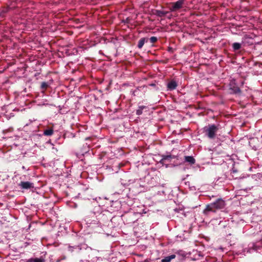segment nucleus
Returning a JSON list of instances; mask_svg holds the SVG:
<instances>
[{
    "instance_id": "1",
    "label": "nucleus",
    "mask_w": 262,
    "mask_h": 262,
    "mask_svg": "<svg viewBox=\"0 0 262 262\" xmlns=\"http://www.w3.org/2000/svg\"><path fill=\"white\" fill-rule=\"evenodd\" d=\"M225 206V202L221 199H219L214 203L208 205L204 210V212L206 213L208 211L215 212L216 210L223 209Z\"/></svg>"
},
{
    "instance_id": "2",
    "label": "nucleus",
    "mask_w": 262,
    "mask_h": 262,
    "mask_svg": "<svg viewBox=\"0 0 262 262\" xmlns=\"http://www.w3.org/2000/svg\"><path fill=\"white\" fill-rule=\"evenodd\" d=\"M218 129V127L214 124L209 125L204 128L206 135L210 139H213L215 137Z\"/></svg>"
},
{
    "instance_id": "3",
    "label": "nucleus",
    "mask_w": 262,
    "mask_h": 262,
    "mask_svg": "<svg viewBox=\"0 0 262 262\" xmlns=\"http://www.w3.org/2000/svg\"><path fill=\"white\" fill-rule=\"evenodd\" d=\"M184 4V0H179L178 1L173 3L172 6L170 8L171 11H176V10L182 8L183 4Z\"/></svg>"
},
{
    "instance_id": "4",
    "label": "nucleus",
    "mask_w": 262,
    "mask_h": 262,
    "mask_svg": "<svg viewBox=\"0 0 262 262\" xmlns=\"http://www.w3.org/2000/svg\"><path fill=\"white\" fill-rule=\"evenodd\" d=\"M19 185L23 189H30L34 187L33 183L30 182H21Z\"/></svg>"
},
{
    "instance_id": "5",
    "label": "nucleus",
    "mask_w": 262,
    "mask_h": 262,
    "mask_svg": "<svg viewBox=\"0 0 262 262\" xmlns=\"http://www.w3.org/2000/svg\"><path fill=\"white\" fill-rule=\"evenodd\" d=\"M177 86V83L175 81H171L167 84V87L170 90H174Z\"/></svg>"
},
{
    "instance_id": "6",
    "label": "nucleus",
    "mask_w": 262,
    "mask_h": 262,
    "mask_svg": "<svg viewBox=\"0 0 262 262\" xmlns=\"http://www.w3.org/2000/svg\"><path fill=\"white\" fill-rule=\"evenodd\" d=\"M176 258V255L172 254L170 256H166L161 260V262H170V261Z\"/></svg>"
},
{
    "instance_id": "7",
    "label": "nucleus",
    "mask_w": 262,
    "mask_h": 262,
    "mask_svg": "<svg viewBox=\"0 0 262 262\" xmlns=\"http://www.w3.org/2000/svg\"><path fill=\"white\" fill-rule=\"evenodd\" d=\"M185 161L189 163L190 164H194L195 161V159L192 156H185Z\"/></svg>"
},
{
    "instance_id": "8",
    "label": "nucleus",
    "mask_w": 262,
    "mask_h": 262,
    "mask_svg": "<svg viewBox=\"0 0 262 262\" xmlns=\"http://www.w3.org/2000/svg\"><path fill=\"white\" fill-rule=\"evenodd\" d=\"M145 40L146 39L145 38L140 39L138 42V47L140 49L142 48L145 42Z\"/></svg>"
},
{
    "instance_id": "9",
    "label": "nucleus",
    "mask_w": 262,
    "mask_h": 262,
    "mask_svg": "<svg viewBox=\"0 0 262 262\" xmlns=\"http://www.w3.org/2000/svg\"><path fill=\"white\" fill-rule=\"evenodd\" d=\"M231 89L233 91L234 93H240L241 90L237 86H233V87H231Z\"/></svg>"
},
{
    "instance_id": "10",
    "label": "nucleus",
    "mask_w": 262,
    "mask_h": 262,
    "mask_svg": "<svg viewBox=\"0 0 262 262\" xmlns=\"http://www.w3.org/2000/svg\"><path fill=\"white\" fill-rule=\"evenodd\" d=\"M44 135L46 136H51L53 134V130L52 129H49L44 131Z\"/></svg>"
},
{
    "instance_id": "11",
    "label": "nucleus",
    "mask_w": 262,
    "mask_h": 262,
    "mask_svg": "<svg viewBox=\"0 0 262 262\" xmlns=\"http://www.w3.org/2000/svg\"><path fill=\"white\" fill-rule=\"evenodd\" d=\"M166 13H167L166 12H164L163 11H161L160 10H157L156 14L157 15H158V16L162 17V16L165 15L166 14Z\"/></svg>"
},
{
    "instance_id": "12",
    "label": "nucleus",
    "mask_w": 262,
    "mask_h": 262,
    "mask_svg": "<svg viewBox=\"0 0 262 262\" xmlns=\"http://www.w3.org/2000/svg\"><path fill=\"white\" fill-rule=\"evenodd\" d=\"M145 107L144 106H139V108L136 111V114L138 115H140L141 114H142V111L145 108Z\"/></svg>"
},
{
    "instance_id": "13",
    "label": "nucleus",
    "mask_w": 262,
    "mask_h": 262,
    "mask_svg": "<svg viewBox=\"0 0 262 262\" xmlns=\"http://www.w3.org/2000/svg\"><path fill=\"white\" fill-rule=\"evenodd\" d=\"M241 47V45L240 43L235 42L233 44V48L235 50H237L239 49Z\"/></svg>"
},
{
    "instance_id": "14",
    "label": "nucleus",
    "mask_w": 262,
    "mask_h": 262,
    "mask_svg": "<svg viewBox=\"0 0 262 262\" xmlns=\"http://www.w3.org/2000/svg\"><path fill=\"white\" fill-rule=\"evenodd\" d=\"M30 262H43V260L41 258H33L30 259Z\"/></svg>"
},
{
    "instance_id": "15",
    "label": "nucleus",
    "mask_w": 262,
    "mask_h": 262,
    "mask_svg": "<svg viewBox=\"0 0 262 262\" xmlns=\"http://www.w3.org/2000/svg\"><path fill=\"white\" fill-rule=\"evenodd\" d=\"M149 39L151 43H155L157 41V38L155 36L151 37Z\"/></svg>"
},
{
    "instance_id": "16",
    "label": "nucleus",
    "mask_w": 262,
    "mask_h": 262,
    "mask_svg": "<svg viewBox=\"0 0 262 262\" xmlns=\"http://www.w3.org/2000/svg\"><path fill=\"white\" fill-rule=\"evenodd\" d=\"M48 85L45 82H42L41 85V88L44 89H46L48 87Z\"/></svg>"
},
{
    "instance_id": "17",
    "label": "nucleus",
    "mask_w": 262,
    "mask_h": 262,
    "mask_svg": "<svg viewBox=\"0 0 262 262\" xmlns=\"http://www.w3.org/2000/svg\"><path fill=\"white\" fill-rule=\"evenodd\" d=\"M4 15L2 13H0V17H3Z\"/></svg>"
}]
</instances>
